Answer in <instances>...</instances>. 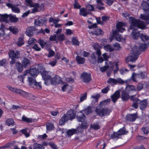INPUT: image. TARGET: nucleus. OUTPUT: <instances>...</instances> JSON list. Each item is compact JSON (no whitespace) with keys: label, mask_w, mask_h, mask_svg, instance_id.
<instances>
[{"label":"nucleus","mask_w":149,"mask_h":149,"mask_svg":"<svg viewBox=\"0 0 149 149\" xmlns=\"http://www.w3.org/2000/svg\"><path fill=\"white\" fill-rule=\"evenodd\" d=\"M104 49L107 52H111L114 50V49L110 45H107L104 47Z\"/></svg>","instance_id":"obj_35"},{"label":"nucleus","mask_w":149,"mask_h":149,"mask_svg":"<svg viewBox=\"0 0 149 149\" xmlns=\"http://www.w3.org/2000/svg\"><path fill=\"white\" fill-rule=\"evenodd\" d=\"M140 79H143L147 77V74L145 72H141L138 74Z\"/></svg>","instance_id":"obj_41"},{"label":"nucleus","mask_w":149,"mask_h":149,"mask_svg":"<svg viewBox=\"0 0 149 149\" xmlns=\"http://www.w3.org/2000/svg\"><path fill=\"white\" fill-rule=\"evenodd\" d=\"M68 118L66 114H64L59 121V124L61 125H64L65 123L68 120Z\"/></svg>","instance_id":"obj_25"},{"label":"nucleus","mask_w":149,"mask_h":149,"mask_svg":"<svg viewBox=\"0 0 149 149\" xmlns=\"http://www.w3.org/2000/svg\"><path fill=\"white\" fill-rule=\"evenodd\" d=\"M110 101L111 100L110 99H107L104 101L101 102L100 103L99 106H100L101 107L105 106L109 104Z\"/></svg>","instance_id":"obj_33"},{"label":"nucleus","mask_w":149,"mask_h":149,"mask_svg":"<svg viewBox=\"0 0 149 149\" xmlns=\"http://www.w3.org/2000/svg\"><path fill=\"white\" fill-rule=\"evenodd\" d=\"M130 22L131 24L130 29L133 30L132 32V36L134 39H137L139 37H140L141 33L140 32H136L135 31L137 29L136 28L144 29L146 27L145 22L136 19L135 18L132 17L130 18Z\"/></svg>","instance_id":"obj_2"},{"label":"nucleus","mask_w":149,"mask_h":149,"mask_svg":"<svg viewBox=\"0 0 149 149\" xmlns=\"http://www.w3.org/2000/svg\"><path fill=\"white\" fill-rule=\"evenodd\" d=\"M126 26L125 24L121 22H119L116 24V27L118 32L122 33L125 30L124 28Z\"/></svg>","instance_id":"obj_18"},{"label":"nucleus","mask_w":149,"mask_h":149,"mask_svg":"<svg viewBox=\"0 0 149 149\" xmlns=\"http://www.w3.org/2000/svg\"><path fill=\"white\" fill-rule=\"evenodd\" d=\"M110 89L109 86H107L106 87L102 89L101 90L102 93L106 94L107 93L108 91Z\"/></svg>","instance_id":"obj_60"},{"label":"nucleus","mask_w":149,"mask_h":149,"mask_svg":"<svg viewBox=\"0 0 149 149\" xmlns=\"http://www.w3.org/2000/svg\"><path fill=\"white\" fill-rule=\"evenodd\" d=\"M22 63L23 66L25 68L29 67L31 64L30 60L26 58H24Z\"/></svg>","instance_id":"obj_23"},{"label":"nucleus","mask_w":149,"mask_h":149,"mask_svg":"<svg viewBox=\"0 0 149 149\" xmlns=\"http://www.w3.org/2000/svg\"><path fill=\"white\" fill-rule=\"evenodd\" d=\"M57 38L58 41H63L65 39V36L63 34H62L58 35Z\"/></svg>","instance_id":"obj_48"},{"label":"nucleus","mask_w":149,"mask_h":149,"mask_svg":"<svg viewBox=\"0 0 149 149\" xmlns=\"http://www.w3.org/2000/svg\"><path fill=\"white\" fill-rule=\"evenodd\" d=\"M77 132L78 131H67L66 136L68 137H71L73 134H77Z\"/></svg>","instance_id":"obj_46"},{"label":"nucleus","mask_w":149,"mask_h":149,"mask_svg":"<svg viewBox=\"0 0 149 149\" xmlns=\"http://www.w3.org/2000/svg\"><path fill=\"white\" fill-rule=\"evenodd\" d=\"M36 30L34 26H28L27 27L25 31L26 34L29 37L33 36Z\"/></svg>","instance_id":"obj_8"},{"label":"nucleus","mask_w":149,"mask_h":149,"mask_svg":"<svg viewBox=\"0 0 149 149\" xmlns=\"http://www.w3.org/2000/svg\"><path fill=\"white\" fill-rule=\"evenodd\" d=\"M81 78L84 83H88L91 79V75L86 72L82 73L81 75Z\"/></svg>","instance_id":"obj_10"},{"label":"nucleus","mask_w":149,"mask_h":149,"mask_svg":"<svg viewBox=\"0 0 149 149\" xmlns=\"http://www.w3.org/2000/svg\"><path fill=\"white\" fill-rule=\"evenodd\" d=\"M9 19L10 20L11 22H16L18 21V18L15 16L10 15Z\"/></svg>","instance_id":"obj_45"},{"label":"nucleus","mask_w":149,"mask_h":149,"mask_svg":"<svg viewBox=\"0 0 149 149\" xmlns=\"http://www.w3.org/2000/svg\"><path fill=\"white\" fill-rule=\"evenodd\" d=\"M120 97V91L119 90H117L112 95H111V97L112 101L113 103H115Z\"/></svg>","instance_id":"obj_17"},{"label":"nucleus","mask_w":149,"mask_h":149,"mask_svg":"<svg viewBox=\"0 0 149 149\" xmlns=\"http://www.w3.org/2000/svg\"><path fill=\"white\" fill-rule=\"evenodd\" d=\"M17 44L18 46H21L23 45L24 44L23 38L21 37H19L18 38Z\"/></svg>","instance_id":"obj_39"},{"label":"nucleus","mask_w":149,"mask_h":149,"mask_svg":"<svg viewBox=\"0 0 149 149\" xmlns=\"http://www.w3.org/2000/svg\"><path fill=\"white\" fill-rule=\"evenodd\" d=\"M50 81L52 85L55 86L60 83L61 79L58 76L56 75L54 77L51 78Z\"/></svg>","instance_id":"obj_14"},{"label":"nucleus","mask_w":149,"mask_h":149,"mask_svg":"<svg viewBox=\"0 0 149 149\" xmlns=\"http://www.w3.org/2000/svg\"><path fill=\"white\" fill-rule=\"evenodd\" d=\"M107 144L103 140H98L95 143V147L97 149H104Z\"/></svg>","instance_id":"obj_11"},{"label":"nucleus","mask_w":149,"mask_h":149,"mask_svg":"<svg viewBox=\"0 0 149 149\" xmlns=\"http://www.w3.org/2000/svg\"><path fill=\"white\" fill-rule=\"evenodd\" d=\"M14 120L12 118H9L7 119L6 122V124L8 126L12 125L14 123Z\"/></svg>","instance_id":"obj_55"},{"label":"nucleus","mask_w":149,"mask_h":149,"mask_svg":"<svg viewBox=\"0 0 149 149\" xmlns=\"http://www.w3.org/2000/svg\"><path fill=\"white\" fill-rule=\"evenodd\" d=\"M74 8L75 9H80L81 7V6L79 4L77 0H74Z\"/></svg>","instance_id":"obj_54"},{"label":"nucleus","mask_w":149,"mask_h":149,"mask_svg":"<svg viewBox=\"0 0 149 149\" xmlns=\"http://www.w3.org/2000/svg\"><path fill=\"white\" fill-rule=\"evenodd\" d=\"M137 117V113L127 114L126 116V120L130 121H134Z\"/></svg>","instance_id":"obj_20"},{"label":"nucleus","mask_w":149,"mask_h":149,"mask_svg":"<svg viewBox=\"0 0 149 149\" xmlns=\"http://www.w3.org/2000/svg\"><path fill=\"white\" fill-rule=\"evenodd\" d=\"M28 70H25L23 74L18 76V78L21 81H22L23 83H24V79L25 78V77L28 76Z\"/></svg>","instance_id":"obj_31"},{"label":"nucleus","mask_w":149,"mask_h":149,"mask_svg":"<svg viewBox=\"0 0 149 149\" xmlns=\"http://www.w3.org/2000/svg\"><path fill=\"white\" fill-rule=\"evenodd\" d=\"M25 95L24 96V97H25L32 100H34L35 99L34 95L30 93L26 92Z\"/></svg>","instance_id":"obj_42"},{"label":"nucleus","mask_w":149,"mask_h":149,"mask_svg":"<svg viewBox=\"0 0 149 149\" xmlns=\"http://www.w3.org/2000/svg\"><path fill=\"white\" fill-rule=\"evenodd\" d=\"M47 130H54V127L53 124L48 123L46 125Z\"/></svg>","instance_id":"obj_43"},{"label":"nucleus","mask_w":149,"mask_h":149,"mask_svg":"<svg viewBox=\"0 0 149 149\" xmlns=\"http://www.w3.org/2000/svg\"><path fill=\"white\" fill-rule=\"evenodd\" d=\"M77 62L79 64H83L84 63L85 59L84 58L81 57L77 55L76 58Z\"/></svg>","instance_id":"obj_30"},{"label":"nucleus","mask_w":149,"mask_h":149,"mask_svg":"<svg viewBox=\"0 0 149 149\" xmlns=\"http://www.w3.org/2000/svg\"><path fill=\"white\" fill-rule=\"evenodd\" d=\"M96 113L99 116H104L109 114L110 111L106 108H103L100 106H97L95 110Z\"/></svg>","instance_id":"obj_6"},{"label":"nucleus","mask_w":149,"mask_h":149,"mask_svg":"<svg viewBox=\"0 0 149 149\" xmlns=\"http://www.w3.org/2000/svg\"><path fill=\"white\" fill-rule=\"evenodd\" d=\"M67 117L68 118V119L72 120L73 119L76 115V114L74 112L73 110H69L67 112Z\"/></svg>","instance_id":"obj_22"},{"label":"nucleus","mask_w":149,"mask_h":149,"mask_svg":"<svg viewBox=\"0 0 149 149\" xmlns=\"http://www.w3.org/2000/svg\"><path fill=\"white\" fill-rule=\"evenodd\" d=\"M26 70L29 71L28 72V76L30 74L34 77H36L39 73V69L36 68H33L32 67H31L30 70Z\"/></svg>","instance_id":"obj_9"},{"label":"nucleus","mask_w":149,"mask_h":149,"mask_svg":"<svg viewBox=\"0 0 149 149\" xmlns=\"http://www.w3.org/2000/svg\"><path fill=\"white\" fill-rule=\"evenodd\" d=\"M140 51L138 47L136 46H134L132 49L131 55L127 57L126 59V61L132 62L135 61L140 54Z\"/></svg>","instance_id":"obj_3"},{"label":"nucleus","mask_w":149,"mask_h":149,"mask_svg":"<svg viewBox=\"0 0 149 149\" xmlns=\"http://www.w3.org/2000/svg\"><path fill=\"white\" fill-rule=\"evenodd\" d=\"M0 16L1 17V20L3 22H5L8 23L9 21L10 18V15L5 14H0Z\"/></svg>","instance_id":"obj_24"},{"label":"nucleus","mask_w":149,"mask_h":149,"mask_svg":"<svg viewBox=\"0 0 149 149\" xmlns=\"http://www.w3.org/2000/svg\"><path fill=\"white\" fill-rule=\"evenodd\" d=\"M127 87L130 91H136V90L135 87L133 85H129L127 86Z\"/></svg>","instance_id":"obj_62"},{"label":"nucleus","mask_w":149,"mask_h":149,"mask_svg":"<svg viewBox=\"0 0 149 149\" xmlns=\"http://www.w3.org/2000/svg\"><path fill=\"white\" fill-rule=\"evenodd\" d=\"M140 104V109L143 110L146 107L147 105V102L146 100L139 101Z\"/></svg>","instance_id":"obj_29"},{"label":"nucleus","mask_w":149,"mask_h":149,"mask_svg":"<svg viewBox=\"0 0 149 149\" xmlns=\"http://www.w3.org/2000/svg\"><path fill=\"white\" fill-rule=\"evenodd\" d=\"M147 46L145 43H141L139 46V48L140 51L143 50L146 48Z\"/></svg>","instance_id":"obj_53"},{"label":"nucleus","mask_w":149,"mask_h":149,"mask_svg":"<svg viewBox=\"0 0 149 149\" xmlns=\"http://www.w3.org/2000/svg\"><path fill=\"white\" fill-rule=\"evenodd\" d=\"M141 8L147 15L141 14V19L146 21L149 20V4L147 2L143 1L141 3Z\"/></svg>","instance_id":"obj_4"},{"label":"nucleus","mask_w":149,"mask_h":149,"mask_svg":"<svg viewBox=\"0 0 149 149\" xmlns=\"http://www.w3.org/2000/svg\"><path fill=\"white\" fill-rule=\"evenodd\" d=\"M40 6L39 3H35L34 4H33L31 7H33L32 9L31 13H35L39 11V9Z\"/></svg>","instance_id":"obj_21"},{"label":"nucleus","mask_w":149,"mask_h":149,"mask_svg":"<svg viewBox=\"0 0 149 149\" xmlns=\"http://www.w3.org/2000/svg\"><path fill=\"white\" fill-rule=\"evenodd\" d=\"M89 14V13L87 11L86 8L83 7L80 9L79 13L80 15L86 17Z\"/></svg>","instance_id":"obj_28"},{"label":"nucleus","mask_w":149,"mask_h":149,"mask_svg":"<svg viewBox=\"0 0 149 149\" xmlns=\"http://www.w3.org/2000/svg\"><path fill=\"white\" fill-rule=\"evenodd\" d=\"M6 87L10 91L13 92L15 93L16 88L13 87L9 85L7 86Z\"/></svg>","instance_id":"obj_61"},{"label":"nucleus","mask_w":149,"mask_h":149,"mask_svg":"<svg viewBox=\"0 0 149 149\" xmlns=\"http://www.w3.org/2000/svg\"><path fill=\"white\" fill-rule=\"evenodd\" d=\"M140 38L143 41H144L145 40H147L149 39V36L143 34H141Z\"/></svg>","instance_id":"obj_49"},{"label":"nucleus","mask_w":149,"mask_h":149,"mask_svg":"<svg viewBox=\"0 0 149 149\" xmlns=\"http://www.w3.org/2000/svg\"><path fill=\"white\" fill-rule=\"evenodd\" d=\"M86 8L87 10L91 11H93L94 9V8L93 6L89 4H87L86 6Z\"/></svg>","instance_id":"obj_57"},{"label":"nucleus","mask_w":149,"mask_h":149,"mask_svg":"<svg viewBox=\"0 0 149 149\" xmlns=\"http://www.w3.org/2000/svg\"><path fill=\"white\" fill-rule=\"evenodd\" d=\"M15 91V93H16L24 97V95H25V93H26V92L22 90L21 89L16 88Z\"/></svg>","instance_id":"obj_36"},{"label":"nucleus","mask_w":149,"mask_h":149,"mask_svg":"<svg viewBox=\"0 0 149 149\" xmlns=\"http://www.w3.org/2000/svg\"><path fill=\"white\" fill-rule=\"evenodd\" d=\"M101 131H78L75 137V141L78 143L83 142L88 139L95 136L100 137L102 135Z\"/></svg>","instance_id":"obj_1"},{"label":"nucleus","mask_w":149,"mask_h":149,"mask_svg":"<svg viewBox=\"0 0 149 149\" xmlns=\"http://www.w3.org/2000/svg\"><path fill=\"white\" fill-rule=\"evenodd\" d=\"M23 121L26 122L28 123H31L32 121V119L31 118H29L26 117L25 116H23L22 118Z\"/></svg>","instance_id":"obj_50"},{"label":"nucleus","mask_w":149,"mask_h":149,"mask_svg":"<svg viewBox=\"0 0 149 149\" xmlns=\"http://www.w3.org/2000/svg\"><path fill=\"white\" fill-rule=\"evenodd\" d=\"M84 112L86 115H88L92 112L91 108L90 107H88L84 110Z\"/></svg>","instance_id":"obj_51"},{"label":"nucleus","mask_w":149,"mask_h":149,"mask_svg":"<svg viewBox=\"0 0 149 149\" xmlns=\"http://www.w3.org/2000/svg\"><path fill=\"white\" fill-rule=\"evenodd\" d=\"M77 117L78 121L81 122V125L80 127V128L81 129H86L88 125L85 124L86 117L84 114L81 112H79L78 113Z\"/></svg>","instance_id":"obj_5"},{"label":"nucleus","mask_w":149,"mask_h":149,"mask_svg":"<svg viewBox=\"0 0 149 149\" xmlns=\"http://www.w3.org/2000/svg\"><path fill=\"white\" fill-rule=\"evenodd\" d=\"M131 79L133 81L135 82H137L138 81V80L140 79L138 74L135 72H133L131 77Z\"/></svg>","instance_id":"obj_27"},{"label":"nucleus","mask_w":149,"mask_h":149,"mask_svg":"<svg viewBox=\"0 0 149 149\" xmlns=\"http://www.w3.org/2000/svg\"><path fill=\"white\" fill-rule=\"evenodd\" d=\"M135 95H131L130 97V99L133 102L132 106L134 109L138 108L139 102L140 101L139 100L135 97Z\"/></svg>","instance_id":"obj_13"},{"label":"nucleus","mask_w":149,"mask_h":149,"mask_svg":"<svg viewBox=\"0 0 149 149\" xmlns=\"http://www.w3.org/2000/svg\"><path fill=\"white\" fill-rule=\"evenodd\" d=\"M121 97L122 100L124 101H127L130 98L129 95L124 91L122 92Z\"/></svg>","instance_id":"obj_26"},{"label":"nucleus","mask_w":149,"mask_h":149,"mask_svg":"<svg viewBox=\"0 0 149 149\" xmlns=\"http://www.w3.org/2000/svg\"><path fill=\"white\" fill-rule=\"evenodd\" d=\"M33 49L35 51H40L41 50V48L37 44L34 45V46L32 47Z\"/></svg>","instance_id":"obj_58"},{"label":"nucleus","mask_w":149,"mask_h":149,"mask_svg":"<svg viewBox=\"0 0 149 149\" xmlns=\"http://www.w3.org/2000/svg\"><path fill=\"white\" fill-rule=\"evenodd\" d=\"M113 46L114 47V49L116 50L119 49L120 47V44L117 43H116L113 44Z\"/></svg>","instance_id":"obj_63"},{"label":"nucleus","mask_w":149,"mask_h":149,"mask_svg":"<svg viewBox=\"0 0 149 149\" xmlns=\"http://www.w3.org/2000/svg\"><path fill=\"white\" fill-rule=\"evenodd\" d=\"M9 58L11 59L18 58L20 57V52L17 51L15 52L13 51H10L8 53Z\"/></svg>","instance_id":"obj_12"},{"label":"nucleus","mask_w":149,"mask_h":149,"mask_svg":"<svg viewBox=\"0 0 149 149\" xmlns=\"http://www.w3.org/2000/svg\"><path fill=\"white\" fill-rule=\"evenodd\" d=\"M72 42L74 45L79 46V42L75 38H73L72 39Z\"/></svg>","instance_id":"obj_52"},{"label":"nucleus","mask_w":149,"mask_h":149,"mask_svg":"<svg viewBox=\"0 0 149 149\" xmlns=\"http://www.w3.org/2000/svg\"><path fill=\"white\" fill-rule=\"evenodd\" d=\"M119 134L117 131V132H113V133L111 134L109 138L110 139H118L119 138Z\"/></svg>","instance_id":"obj_32"},{"label":"nucleus","mask_w":149,"mask_h":149,"mask_svg":"<svg viewBox=\"0 0 149 149\" xmlns=\"http://www.w3.org/2000/svg\"><path fill=\"white\" fill-rule=\"evenodd\" d=\"M132 149H145L143 145H141L139 146H136L134 147Z\"/></svg>","instance_id":"obj_64"},{"label":"nucleus","mask_w":149,"mask_h":149,"mask_svg":"<svg viewBox=\"0 0 149 149\" xmlns=\"http://www.w3.org/2000/svg\"><path fill=\"white\" fill-rule=\"evenodd\" d=\"M6 5L8 8H11L12 10L14 13H19L20 12V9L18 7L12 3H8L6 4Z\"/></svg>","instance_id":"obj_16"},{"label":"nucleus","mask_w":149,"mask_h":149,"mask_svg":"<svg viewBox=\"0 0 149 149\" xmlns=\"http://www.w3.org/2000/svg\"><path fill=\"white\" fill-rule=\"evenodd\" d=\"M93 32V33L96 35H99L103 34L102 31L99 28H97L95 29Z\"/></svg>","instance_id":"obj_40"},{"label":"nucleus","mask_w":149,"mask_h":149,"mask_svg":"<svg viewBox=\"0 0 149 149\" xmlns=\"http://www.w3.org/2000/svg\"><path fill=\"white\" fill-rule=\"evenodd\" d=\"M38 42L40 44L42 48H43L46 45V42L44 40L41 39H40L38 40Z\"/></svg>","instance_id":"obj_47"},{"label":"nucleus","mask_w":149,"mask_h":149,"mask_svg":"<svg viewBox=\"0 0 149 149\" xmlns=\"http://www.w3.org/2000/svg\"><path fill=\"white\" fill-rule=\"evenodd\" d=\"M91 128H92L93 130H97L100 129V126L97 124H94L90 125Z\"/></svg>","instance_id":"obj_56"},{"label":"nucleus","mask_w":149,"mask_h":149,"mask_svg":"<svg viewBox=\"0 0 149 149\" xmlns=\"http://www.w3.org/2000/svg\"><path fill=\"white\" fill-rule=\"evenodd\" d=\"M107 82L108 83L111 85H114L116 84V79L112 78H109L107 81Z\"/></svg>","instance_id":"obj_44"},{"label":"nucleus","mask_w":149,"mask_h":149,"mask_svg":"<svg viewBox=\"0 0 149 149\" xmlns=\"http://www.w3.org/2000/svg\"><path fill=\"white\" fill-rule=\"evenodd\" d=\"M16 65L17 67V71L20 72L23 70V66L22 64L19 62H16Z\"/></svg>","instance_id":"obj_37"},{"label":"nucleus","mask_w":149,"mask_h":149,"mask_svg":"<svg viewBox=\"0 0 149 149\" xmlns=\"http://www.w3.org/2000/svg\"><path fill=\"white\" fill-rule=\"evenodd\" d=\"M9 29L14 34H16L18 32L17 28L15 26H10Z\"/></svg>","instance_id":"obj_38"},{"label":"nucleus","mask_w":149,"mask_h":149,"mask_svg":"<svg viewBox=\"0 0 149 149\" xmlns=\"http://www.w3.org/2000/svg\"><path fill=\"white\" fill-rule=\"evenodd\" d=\"M87 93H85L84 94H82L80 97V100L81 102H83L84 100L86 99Z\"/></svg>","instance_id":"obj_59"},{"label":"nucleus","mask_w":149,"mask_h":149,"mask_svg":"<svg viewBox=\"0 0 149 149\" xmlns=\"http://www.w3.org/2000/svg\"><path fill=\"white\" fill-rule=\"evenodd\" d=\"M47 20L45 18H39L35 21V24L37 26H41L45 24Z\"/></svg>","instance_id":"obj_19"},{"label":"nucleus","mask_w":149,"mask_h":149,"mask_svg":"<svg viewBox=\"0 0 149 149\" xmlns=\"http://www.w3.org/2000/svg\"><path fill=\"white\" fill-rule=\"evenodd\" d=\"M35 77H28L27 78L29 85L33 87L34 86H36L37 87H39L40 88H41V86L40 83V82H37Z\"/></svg>","instance_id":"obj_7"},{"label":"nucleus","mask_w":149,"mask_h":149,"mask_svg":"<svg viewBox=\"0 0 149 149\" xmlns=\"http://www.w3.org/2000/svg\"><path fill=\"white\" fill-rule=\"evenodd\" d=\"M41 74L42 78L45 81V83L47 85H48V81L51 78L50 76L48 74V72L46 71H44L42 72Z\"/></svg>","instance_id":"obj_15"},{"label":"nucleus","mask_w":149,"mask_h":149,"mask_svg":"<svg viewBox=\"0 0 149 149\" xmlns=\"http://www.w3.org/2000/svg\"><path fill=\"white\" fill-rule=\"evenodd\" d=\"M90 62L92 63L95 64L96 62V57L94 53H93L89 59Z\"/></svg>","instance_id":"obj_34"}]
</instances>
